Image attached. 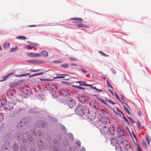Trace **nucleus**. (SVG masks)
<instances>
[{
  "label": "nucleus",
  "mask_w": 151,
  "mask_h": 151,
  "mask_svg": "<svg viewBox=\"0 0 151 151\" xmlns=\"http://www.w3.org/2000/svg\"><path fill=\"white\" fill-rule=\"evenodd\" d=\"M43 74V72L39 73H35V74H32V75H30L29 77H34V76H39L40 75H41Z\"/></svg>",
  "instance_id": "obj_18"
},
{
  "label": "nucleus",
  "mask_w": 151,
  "mask_h": 151,
  "mask_svg": "<svg viewBox=\"0 0 151 151\" xmlns=\"http://www.w3.org/2000/svg\"><path fill=\"white\" fill-rule=\"evenodd\" d=\"M145 137L146 139L148 145H149L150 141V138L149 137V136L148 135H146L145 136Z\"/></svg>",
  "instance_id": "obj_23"
},
{
  "label": "nucleus",
  "mask_w": 151,
  "mask_h": 151,
  "mask_svg": "<svg viewBox=\"0 0 151 151\" xmlns=\"http://www.w3.org/2000/svg\"><path fill=\"white\" fill-rule=\"evenodd\" d=\"M73 86L74 87H75V88H77L78 89H85L83 88V87H82L80 86Z\"/></svg>",
  "instance_id": "obj_31"
},
{
  "label": "nucleus",
  "mask_w": 151,
  "mask_h": 151,
  "mask_svg": "<svg viewBox=\"0 0 151 151\" xmlns=\"http://www.w3.org/2000/svg\"><path fill=\"white\" fill-rule=\"evenodd\" d=\"M47 124V123L46 122H44L43 124V125H46Z\"/></svg>",
  "instance_id": "obj_57"
},
{
  "label": "nucleus",
  "mask_w": 151,
  "mask_h": 151,
  "mask_svg": "<svg viewBox=\"0 0 151 151\" xmlns=\"http://www.w3.org/2000/svg\"><path fill=\"white\" fill-rule=\"evenodd\" d=\"M10 145L9 143L8 142H6L3 146L2 148L3 150H6L8 149Z\"/></svg>",
  "instance_id": "obj_7"
},
{
  "label": "nucleus",
  "mask_w": 151,
  "mask_h": 151,
  "mask_svg": "<svg viewBox=\"0 0 151 151\" xmlns=\"http://www.w3.org/2000/svg\"><path fill=\"white\" fill-rule=\"evenodd\" d=\"M26 139H24L23 140V142L24 143H25L26 142Z\"/></svg>",
  "instance_id": "obj_54"
},
{
  "label": "nucleus",
  "mask_w": 151,
  "mask_h": 151,
  "mask_svg": "<svg viewBox=\"0 0 151 151\" xmlns=\"http://www.w3.org/2000/svg\"><path fill=\"white\" fill-rule=\"evenodd\" d=\"M69 66V64L66 63L61 65L60 66L64 68H68Z\"/></svg>",
  "instance_id": "obj_15"
},
{
  "label": "nucleus",
  "mask_w": 151,
  "mask_h": 151,
  "mask_svg": "<svg viewBox=\"0 0 151 151\" xmlns=\"http://www.w3.org/2000/svg\"><path fill=\"white\" fill-rule=\"evenodd\" d=\"M138 115H139V116L140 117L142 115V113L140 111H139L138 112Z\"/></svg>",
  "instance_id": "obj_47"
},
{
  "label": "nucleus",
  "mask_w": 151,
  "mask_h": 151,
  "mask_svg": "<svg viewBox=\"0 0 151 151\" xmlns=\"http://www.w3.org/2000/svg\"><path fill=\"white\" fill-rule=\"evenodd\" d=\"M13 104L10 102L8 103L6 105V108L9 110H10L13 109Z\"/></svg>",
  "instance_id": "obj_6"
},
{
  "label": "nucleus",
  "mask_w": 151,
  "mask_h": 151,
  "mask_svg": "<svg viewBox=\"0 0 151 151\" xmlns=\"http://www.w3.org/2000/svg\"><path fill=\"white\" fill-rule=\"evenodd\" d=\"M54 144H56V145H57V144H58L59 143L56 140H54Z\"/></svg>",
  "instance_id": "obj_44"
},
{
  "label": "nucleus",
  "mask_w": 151,
  "mask_h": 151,
  "mask_svg": "<svg viewBox=\"0 0 151 151\" xmlns=\"http://www.w3.org/2000/svg\"><path fill=\"white\" fill-rule=\"evenodd\" d=\"M66 75V74H61L59 75L57 77L54 78H65L64 76Z\"/></svg>",
  "instance_id": "obj_16"
},
{
  "label": "nucleus",
  "mask_w": 151,
  "mask_h": 151,
  "mask_svg": "<svg viewBox=\"0 0 151 151\" xmlns=\"http://www.w3.org/2000/svg\"><path fill=\"white\" fill-rule=\"evenodd\" d=\"M25 119L24 118L22 119V121L19 123L17 124L18 126L19 127H22L24 124H25V123L26 122L25 121Z\"/></svg>",
  "instance_id": "obj_10"
},
{
  "label": "nucleus",
  "mask_w": 151,
  "mask_h": 151,
  "mask_svg": "<svg viewBox=\"0 0 151 151\" xmlns=\"http://www.w3.org/2000/svg\"><path fill=\"white\" fill-rule=\"evenodd\" d=\"M117 132L119 137L123 136L124 135V132L123 130L119 127H118L117 129Z\"/></svg>",
  "instance_id": "obj_4"
},
{
  "label": "nucleus",
  "mask_w": 151,
  "mask_h": 151,
  "mask_svg": "<svg viewBox=\"0 0 151 151\" xmlns=\"http://www.w3.org/2000/svg\"><path fill=\"white\" fill-rule=\"evenodd\" d=\"M70 19L76 21L75 22L76 23H78L80 22H81L83 21V19L82 18H72Z\"/></svg>",
  "instance_id": "obj_9"
},
{
  "label": "nucleus",
  "mask_w": 151,
  "mask_h": 151,
  "mask_svg": "<svg viewBox=\"0 0 151 151\" xmlns=\"http://www.w3.org/2000/svg\"><path fill=\"white\" fill-rule=\"evenodd\" d=\"M126 146L127 147H125L123 148L122 150H121V151H128L127 148H129L130 147L128 145H126Z\"/></svg>",
  "instance_id": "obj_25"
},
{
  "label": "nucleus",
  "mask_w": 151,
  "mask_h": 151,
  "mask_svg": "<svg viewBox=\"0 0 151 151\" xmlns=\"http://www.w3.org/2000/svg\"><path fill=\"white\" fill-rule=\"evenodd\" d=\"M86 108L82 105L78 106L75 109V112L76 114L81 116H83L85 114Z\"/></svg>",
  "instance_id": "obj_1"
},
{
  "label": "nucleus",
  "mask_w": 151,
  "mask_h": 151,
  "mask_svg": "<svg viewBox=\"0 0 151 151\" xmlns=\"http://www.w3.org/2000/svg\"><path fill=\"white\" fill-rule=\"evenodd\" d=\"M69 136L71 139H73V135L72 134L70 133L69 134Z\"/></svg>",
  "instance_id": "obj_38"
},
{
  "label": "nucleus",
  "mask_w": 151,
  "mask_h": 151,
  "mask_svg": "<svg viewBox=\"0 0 151 151\" xmlns=\"http://www.w3.org/2000/svg\"><path fill=\"white\" fill-rule=\"evenodd\" d=\"M27 139L28 140H29L30 141H32L33 140V138L32 136L30 135H28Z\"/></svg>",
  "instance_id": "obj_28"
},
{
  "label": "nucleus",
  "mask_w": 151,
  "mask_h": 151,
  "mask_svg": "<svg viewBox=\"0 0 151 151\" xmlns=\"http://www.w3.org/2000/svg\"><path fill=\"white\" fill-rule=\"evenodd\" d=\"M24 75H23V74H22L21 75H19V76H19V77H20V76H24Z\"/></svg>",
  "instance_id": "obj_59"
},
{
  "label": "nucleus",
  "mask_w": 151,
  "mask_h": 151,
  "mask_svg": "<svg viewBox=\"0 0 151 151\" xmlns=\"http://www.w3.org/2000/svg\"><path fill=\"white\" fill-rule=\"evenodd\" d=\"M133 136H134V137L137 140V137L134 134H133Z\"/></svg>",
  "instance_id": "obj_55"
},
{
  "label": "nucleus",
  "mask_w": 151,
  "mask_h": 151,
  "mask_svg": "<svg viewBox=\"0 0 151 151\" xmlns=\"http://www.w3.org/2000/svg\"><path fill=\"white\" fill-rule=\"evenodd\" d=\"M86 86H89L90 87H91L92 88V87H93V86L91 85H88L87 84H85V85Z\"/></svg>",
  "instance_id": "obj_51"
},
{
  "label": "nucleus",
  "mask_w": 151,
  "mask_h": 151,
  "mask_svg": "<svg viewBox=\"0 0 151 151\" xmlns=\"http://www.w3.org/2000/svg\"><path fill=\"white\" fill-rule=\"evenodd\" d=\"M99 100L104 104L106 105L107 104L106 102L104 100H103L100 99H99Z\"/></svg>",
  "instance_id": "obj_36"
},
{
  "label": "nucleus",
  "mask_w": 151,
  "mask_h": 151,
  "mask_svg": "<svg viewBox=\"0 0 151 151\" xmlns=\"http://www.w3.org/2000/svg\"><path fill=\"white\" fill-rule=\"evenodd\" d=\"M67 104L70 108H72L75 106L76 104V102L73 99L69 98L66 100Z\"/></svg>",
  "instance_id": "obj_2"
},
{
  "label": "nucleus",
  "mask_w": 151,
  "mask_h": 151,
  "mask_svg": "<svg viewBox=\"0 0 151 151\" xmlns=\"http://www.w3.org/2000/svg\"><path fill=\"white\" fill-rule=\"evenodd\" d=\"M100 131L102 134L104 135H106L108 134L110 132L109 128L106 126L103 127L100 129Z\"/></svg>",
  "instance_id": "obj_3"
},
{
  "label": "nucleus",
  "mask_w": 151,
  "mask_h": 151,
  "mask_svg": "<svg viewBox=\"0 0 151 151\" xmlns=\"http://www.w3.org/2000/svg\"><path fill=\"white\" fill-rule=\"evenodd\" d=\"M92 88H93V89H94L96 90H97V91H100L101 92H102L103 91L102 90L99 89H97L96 87H92Z\"/></svg>",
  "instance_id": "obj_39"
},
{
  "label": "nucleus",
  "mask_w": 151,
  "mask_h": 151,
  "mask_svg": "<svg viewBox=\"0 0 151 151\" xmlns=\"http://www.w3.org/2000/svg\"><path fill=\"white\" fill-rule=\"evenodd\" d=\"M82 151H86L84 150H83Z\"/></svg>",
  "instance_id": "obj_64"
},
{
  "label": "nucleus",
  "mask_w": 151,
  "mask_h": 151,
  "mask_svg": "<svg viewBox=\"0 0 151 151\" xmlns=\"http://www.w3.org/2000/svg\"><path fill=\"white\" fill-rule=\"evenodd\" d=\"M37 145L38 147L42 149L44 148L43 143L41 140H39L37 142Z\"/></svg>",
  "instance_id": "obj_8"
},
{
  "label": "nucleus",
  "mask_w": 151,
  "mask_h": 151,
  "mask_svg": "<svg viewBox=\"0 0 151 151\" xmlns=\"http://www.w3.org/2000/svg\"><path fill=\"white\" fill-rule=\"evenodd\" d=\"M10 46V44L9 43H5L4 45V48L9 47Z\"/></svg>",
  "instance_id": "obj_27"
},
{
  "label": "nucleus",
  "mask_w": 151,
  "mask_h": 151,
  "mask_svg": "<svg viewBox=\"0 0 151 151\" xmlns=\"http://www.w3.org/2000/svg\"><path fill=\"white\" fill-rule=\"evenodd\" d=\"M76 82L77 83H79L80 85L83 86H86L85 85V84H82V83H86L85 82H82V81H78Z\"/></svg>",
  "instance_id": "obj_32"
},
{
  "label": "nucleus",
  "mask_w": 151,
  "mask_h": 151,
  "mask_svg": "<svg viewBox=\"0 0 151 151\" xmlns=\"http://www.w3.org/2000/svg\"><path fill=\"white\" fill-rule=\"evenodd\" d=\"M18 84L17 82H14L10 84V87L11 88H13L18 86Z\"/></svg>",
  "instance_id": "obj_13"
},
{
  "label": "nucleus",
  "mask_w": 151,
  "mask_h": 151,
  "mask_svg": "<svg viewBox=\"0 0 151 151\" xmlns=\"http://www.w3.org/2000/svg\"><path fill=\"white\" fill-rule=\"evenodd\" d=\"M32 135H35L36 134V133H35V131H33L32 132Z\"/></svg>",
  "instance_id": "obj_52"
},
{
  "label": "nucleus",
  "mask_w": 151,
  "mask_h": 151,
  "mask_svg": "<svg viewBox=\"0 0 151 151\" xmlns=\"http://www.w3.org/2000/svg\"><path fill=\"white\" fill-rule=\"evenodd\" d=\"M41 55L42 56L46 57L48 56V53L47 51L43 50L42 52Z\"/></svg>",
  "instance_id": "obj_11"
},
{
  "label": "nucleus",
  "mask_w": 151,
  "mask_h": 151,
  "mask_svg": "<svg viewBox=\"0 0 151 151\" xmlns=\"http://www.w3.org/2000/svg\"><path fill=\"white\" fill-rule=\"evenodd\" d=\"M40 70L39 69H38V70H32V72H37V71H40Z\"/></svg>",
  "instance_id": "obj_46"
},
{
  "label": "nucleus",
  "mask_w": 151,
  "mask_h": 151,
  "mask_svg": "<svg viewBox=\"0 0 151 151\" xmlns=\"http://www.w3.org/2000/svg\"><path fill=\"white\" fill-rule=\"evenodd\" d=\"M10 75H8L7 76H6L4 77V79L2 81H5L6 79H7V78H8L9 77V76Z\"/></svg>",
  "instance_id": "obj_37"
},
{
  "label": "nucleus",
  "mask_w": 151,
  "mask_h": 151,
  "mask_svg": "<svg viewBox=\"0 0 151 151\" xmlns=\"http://www.w3.org/2000/svg\"><path fill=\"white\" fill-rule=\"evenodd\" d=\"M21 151H27L26 149L24 147H22L21 148Z\"/></svg>",
  "instance_id": "obj_41"
},
{
  "label": "nucleus",
  "mask_w": 151,
  "mask_h": 151,
  "mask_svg": "<svg viewBox=\"0 0 151 151\" xmlns=\"http://www.w3.org/2000/svg\"><path fill=\"white\" fill-rule=\"evenodd\" d=\"M137 126L138 129L140 131L142 129V127L141 124L139 121L137 122Z\"/></svg>",
  "instance_id": "obj_24"
},
{
  "label": "nucleus",
  "mask_w": 151,
  "mask_h": 151,
  "mask_svg": "<svg viewBox=\"0 0 151 151\" xmlns=\"http://www.w3.org/2000/svg\"><path fill=\"white\" fill-rule=\"evenodd\" d=\"M124 110H125V111H126V112L128 113V114H130V111L125 106H124Z\"/></svg>",
  "instance_id": "obj_35"
},
{
  "label": "nucleus",
  "mask_w": 151,
  "mask_h": 151,
  "mask_svg": "<svg viewBox=\"0 0 151 151\" xmlns=\"http://www.w3.org/2000/svg\"><path fill=\"white\" fill-rule=\"evenodd\" d=\"M137 151H142L141 149L138 145L137 147Z\"/></svg>",
  "instance_id": "obj_50"
},
{
  "label": "nucleus",
  "mask_w": 151,
  "mask_h": 151,
  "mask_svg": "<svg viewBox=\"0 0 151 151\" xmlns=\"http://www.w3.org/2000/svg\"><path fill=\"white\" fill-rule=\"evenodd\" d=\"M129 120L131 121V122L132 123H134V120L131 117H129Z\"/></svg>",
  "instance_id": "obj_42"
},
{
  "label": "nucleus",
  "mask_w": 151,
  "mask_h": 151,
  "mask_svg": "<svg viewBox=\"0 0 151 151\" xmlns=\"http://www.w3.org/2000/svg\"><path fill=\"white\" fill-rule=\"evenodd\" d=\"M102 79H104V80H105L106 79V77H102Z\"/></svg>",
  "instance_id": "obj_58"
},
{
  "label": "nucleus",
  "mask_w": 151,
  "mask_h": 151,
  "mask_svg": "<svg viewBox=\"0 0 151 151\" xmlns=\"http://www.w3.org/2000/svg\"><path fill=\"white\" fill-rule=\"evenodd\" d=\"M1 104H2V106H4V104H4L2 103H1Z\"/></svg>",
  "instance_id": "obj_61"
},
{
  "label": "nucleus",
  "mask_w": 151,
  "mask_h": 151,
  "mask_svg": "<svg viewBox=\"0 0 151 151\" xmlns=\"http://www.w3.org/2000/svg\"><path fill=\"white\" fill-rule=\"evenodd\" d=\"M142 145L143 147L145 149H146L147 147V146L145 142V141L144 140H143L142 141Z\"/></svg>",
  "instance_id": "obj_17"
},
{
  "label": "nucleus",
  "mask_w": 151,
  "mask_h": 151,
  "mask_svg": "<svg viewBox=\"0 0 151 151\" xmlns=\"http://www.w3.org/2000/svg\"><path fill=\"white\" fill-rule=\"evenodd\" d=\"M108 101L112 105H114L115 104V103L111 100H108Z\"/></svg>",
  "instance_id": "obj_40"
},
{
  "label": "nucleus",
  "mask_w": 151,
  "mask_h": 151,
  "mask_svg": "<svg viewBox=\"0 0 151 151\" xmlns=\"http://www.w3.org/2000/svg\"><path fill=\"white\" fill-rule=\"evenodd\" d=\"M115 95L117 99H118L120 101H121L122 103L124 104L126 106H127V104L126 103H125V102H123L121 101V100H120L119 97L116 93H115Z\"/></svg>",
  "instance_id": "obj_26"
},
{
  "label": "nucleus",
  "mask_w": 151,
  "mask_h": 151,
  "mask_svg": "<svg viewBox=\"0 0 151 151\" xmlns=\"http://www.w3.org/2000/svg\"><path fill=\"white\" fill-rule=\"evenodd\" d=\"M18 139H21L23 137V135L22 133H20L17 134Z\"/></svg>",
  "instance_id": "obj_22"
},
{
  "label": "nucleus",
  "mask_w": 151,
  "mask_h": 151,
  "mask_svg": "<svg viewBox=\"0 0 151 151\" xmlns=\"http://www.w3.org/2000/svg\"><path fill=\"white\" fill-rule=\"evenodd\" d=\"M37 26V25H29L28 27H36Z\"/></svg>",
  "instance_id": "obj_45"
},
{
  "label": "nucleus",
  "mask_w": 151,
  "mask_h": 151,
  "mask_svg": "<svg viewBox=\"0 0 151 151\" xmlns=\"http://www.w3.org/2000/svg\"><path fill=\"white\" fill-rule=\"evenodd\" d=\"M53 150L54 151H58V149L55 147H53Z\"/></svg>",
  "instance_id": "obj_49"
},
{
  "label": "nucleus",
  "mask_w": 151,
  "mask_h": 151,
  "mask_svg": "<svg viewBox=\"0 0 151 151\" xmlns=\"http://www.w3.org/2000/svg\"><path fill=\"white\" fill-rule=\"evenodd\" d=\"M121 99L122 100V101H122H122H124V98H123V96H122L121 97Z\"/></svg>",
  "instance_id": "obj_53"
},
{
  "label": "nucleus",
  "mask_w": 151,
  "mask_h": 151,
  "mask_svg": "<svg viewBox=\"0 0 151 151\" xmlns=\"http://www.w3.org/2000/svg\"><path fill=\"white\" fill-rule=\"evenodd\" d=\"M107 84H108V86H110V87H111L109 85V82H108V81L107 80Z\"/></svg>",
  "instance_id": "obj_56"
},
{
  "label": "nucleus",
  "mask_w": 151,
  "mask_h": 151,
  "mask_svg": "<svg viewBox=\"0 0 151 151\" xmlns=\"http://www.w3.org/2000/svg\"><path fill=\"white\" fill-rule=\"evenodd\" d=\"M76 144L77 145H78L79 146H80L81 145V142L80 141H77L76 142Z\"/></svg>",
  "instance_id": "obj_43"
},
{
  "label": "nucleus",
  "mask_w": 151,
  "mask_h": 151,
  "mask_svg": "<svg viewBox=\"0 0 151 151\" xmlns=\"http://www.w3.org/2000/svg\"><path fill=\"white\" fill-rule=\"evenodd\" d=\"M17 39L21 40H26L27 39L26 37L24 36H21L17 37Z\"/></svg>",
  "instance_id": "obj_20"
},
{
  "label": "nucleus",
  "mask_w": 151,
  "mask_h": 151,
  "mask_svg": "<svg viewBox=\"0 0 151 151\" xmlns=\"http://www.w3.org/2000/svg\"><path fill=\"white\" fill-rule=\"evenodd\" d=\"M99 52L101 54V55H102L104 56H108V55H106V54H105V53L101 51H99Z\"/></svg>",
  "instance_id": "obj_33"
},
{
  "label": "nucleus",
  "mask_w": 151,
  "mask_h": 151,
  "mask_svg": "<svg viewBox=\"0 0 151 151\" xmlns=\"http://www.w3.org/2000/svg\"><path fill=\"white\" fill-rule=\"evenodd\" d=\"M27 55L28 56L30 57H37L41 56L40 54H36L34 53H28Z\"/></svg>",
  "instance_id": "obj_5"
},
{
  "label": "nucleus",
  "mask_w": 151,
  "mask_h": 151,
  "mask_svg": "<svg viewBox=\"0 0 151 151\" xmlns=\"http://www.w3.org/2000/svg\"><path fill=\"white\" fill-rule=\"evenodd\" d=\"M28 62H33L34 61L33 60H30L28 61Z\"/></svg>",
  "instance_id": "obj_60"
},
{
  "label": "nucleus",
  "mask_w": 151,
  "mask_h": 151,
  "mask_svg": "<svg viewBox=\"0 0 151 151\" xmlns=\"http://www.w3.org/2000/svg\"><path fill=\"white\" fill-rule=\"evenodd\" d=\"M69 59L71 61H76L78 60L77 58L74 57H70L69 58Z\"/></svg>",
  "instance_id": "obj_29"
},
{
  "label": "nucleus",
  "mask_w": 151,
  "mask_h": 151,
  "mask_svg": "<svg viewBox=\"0 0 151 151\" xmlns=\"http://www.w3.org/2000/svg\"><path fill=\"white\" fill-rule=\"evenodd\" d=\"M55 62L56 63H59V62H58V61H55Z\"/></svg>",
  "instance_id": "obj_62"
},
{
  "label": "nucleus",
  "mask_w": 151,
  "mask_h": 151,
  "mask_svg": "<svg viewBox=\"0 0 151 151\" xmlns=\"http://www.w3.org/2000/svg\"><path fill=\"white\" fill-rule=\"evenodd\" d=\"M121 112L122 114H123V117L124 120V121L127 122H128V120L126 118L125 116L124 115V114L122 113L121 111Z\"/></svg>",
  "instance_id": "obj_34"
},
{
  "label": "nucleus",
  "mask_w": 151,
  "mask_h": 151,
  "mask_svg": "<svg viewBox=\"0 0 151 151\" xmlns=\"http://www.w3.org/2000/svg\"><path fill=\"white\" fill-rule=\"evenodd\" d=\"M117 144H118V145H116L115 149L117 151H121V150H122V149L121 148V147L119 145V143H118Z\"/></svg>",
  "instance_id": "obj_21"
},
{
  "label": "nucleus",
  "mask_w": 151,
  "mask_h": 151,
  "mask_svg": "<svg viewBox=\"0 0 151 151\" xmlns=\"http://www.w3.org/2000/svg\"><path fill=\"white\" fill-rule=\"evenodd\" d=\"M81 70L84 73H87V71L86 70H84L83 69H81Z\"/></svg>",
  "instance_id": "obj_48"
},
{
  "label": "nucleus",
  "mask_w": 151,
  "mask_h": 151,
  "mask_svg": "<svg viewBox=\"0 0 151 151\" xmlns=\"http://www.w3.org/2000/svg\"><path fill=\"white\" fill-rule=\"evenodd\" d=\"M18 49V47H17L15 48H13L10 49V52H13V51L16 50Z\"/></svg>",
  "instance_id": "obj_30"
},
{
  "label": "nucleus",
  "mask_w": 151,
  "mask_h": 151,
  "mask_svg": "<svg viewBox=\"0 0 151 151\" xmlns=\"http://www.w3.org/2000/svg\"><path fill=\"white\" fill-rule=\"evenodd\" d=\"M77 26L79 27H85L86 28H88L89 27V26L88 25L83 24H78Z\"/></svg>",
  "instance_id": "obj_12"
},
{
  "label": "nucleus",
  "mask_w": 151,
  "mask_h": 151,
  "mask_svg": "<svg viewBox=\"0 0 151 151\" xmlns=\"http://www.w3.org/2000/svg\"><path fill=\"white\" fill-rule=\"evenodd\" d=\"M2 50V48L0 46V50Z\"/></svg>",
  "instance_id": "obj_63"
},
{
  "label": "nucleus",
  "mask_w": 151,
  "mask_h": 151,
  "mask_svg": "<svg viewBox=\"0 0 151 151\" xmlns=\"http://www.w3.org/2000/svg\"><path fill=\"white\" fill-rule=\"evenodd\" d=\"M14 150L15 151H18L19 150V147L18 145L16 144L14 145L13 146Z\"/></svg>",
  "instance_id": "obj_19"
},
{
  "label": "nucleus",
  "mask_w": 151,
  "mask_h": 151,
  "mask_svg": "<svg viewBox=\"0 0 151 151\" xmlns=\"http://www.w3.org/2000/svg\"><path fill=\"white\" fill-rule=\"evenodd\" d=\"M111 145H114L116 143V139L113 138H111Z\"/></svg>",
  "instance_id": "obj_14"
}]
</instances>
